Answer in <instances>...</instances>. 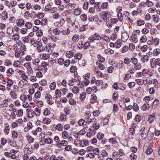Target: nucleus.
<instances>
[{"label":"nucleus","mask_w":160,"mask_h":160,"mask_svg":"<svg viewBox=\"0 0 160 160\" xmlns=\"http://www.w3.org/2000/svg\"><path fill=\"white\" fill-rule=\"evenodd\" d=\"M147 39L146 36L143 35L141 38L140 41L141 43H143L147 41Z\"/></svg>","instance_id":"5fc2aeb1"},{"label":"nucleus","mask_w":160,"mask_h":160,"mask_svg":"<svg viewBox=\"0 0 160 160\" xmlns=\"http://www.w3.org/2000/svg\"><path fill=\"white\" fill-rule=\"evenodd\" d=\"M50 113V110L49 109L46 108L44 110L43 114L45 116H47L49 115Z\"/></svg>","instance_id":"58836bf2"},{"label":"nucleus","mask_w":160,"mask_h":160,"mask_svg":"<svg viewBox=\"0 0 160 160\" xmlns=\"http://www.w3.org/2000/svg\"><path fill=\"white\" fill-rule=\"evenodd\" d=\"M40 57L42 59L47 60L49 58L50 55L48 53H43L40 55Z\"/></svg>","instance_id":"6e6552de"},{"label":"nucleus","mask_w":160,"mask_h":160,"mask_svg":"<svg viewBox=\"0 0 160 160\" xmlns=\"http://www.w3.org/2000/svg\"><path fill=\"white\" fill-rule=\"evenodd\" d=\"M80 89L77 86H75L73 88L72 91L73 93L75 94H77L79 92Z\"/></svg>","instance_id":"f704fd0d"},{"label":"nucleus","mask_w":160,"mask_h":160,"mask_svg":"<svg viewBox=\"0 0 160 160\" xmlns=\"http://www.w3.org/2000/svg\"><path fill=\"white\" fill-rule=\"evenodd\" d=\"M101 11L102 10V9H106L108 7V3L107 2H104L101 5Z\"/></svg>","instance_id":"dca6fc26"},{"label":"nucleus","mask_w":160,"mask_h":160,"mask_svg":"<svg viewBox=\"0 0 160 160\" xmlns=\"http://www.w3.org/2000/svg\"><path fill=\"white\" fill-rule=\"evenodd\" d=\"M82 54L80 53H78L75 54L74 58L76 59H79L82 57Z\"/></svg>","instance_id":"bf43d9fd"},{"label":"nucleus","mask_w":160,"mask_h":160,"mask_svg":"<svg viewBox=\"0 0 160 160\" xmlns=\"http://www.w3.org/2000/svg\"><path fill=\"white\" fill-rule=\"evenodd\" d=\"M101 3L100 2H96L94 5V7L98 12L101 11Z\"/></svg>","instance_id":"1a4fd4ad"},{"label":"nucleus","mask_w":160,"mask_h":160,"mask_svg":"<svg viewBox=\"0 0 160 160\" xmlns=\"http://www.w3.org/2000/svg\"><path fill=\"white\" fill-rule=\"evenodd\" d=\"M81 18L83 21H86L87 20V16L86 14H83L81 16Z\"/></svg>","instance_id":"864d4df0"},{"label":"nucleus","mask_w":160,"mask_h":160,"mask_svg":"<svg viewBox=\"0 0 160 160\" xmlns=\"http://www.w3.org/2000/svg\"><path fill=\"white\" fill-rule=\"evenodd\" d=\"M27 138L29 143H32L34 141V138L29 135L27 136Z\"/></svg>","instance_id":"bb28decb"},{"label":"nucleus","mask_w":160,"mask_h":160,"mask_svg":"<svg viewBox=\"0 0 160 160\" xmlns=\"http://www.w3.org/2000/svg\"><path fill=\"white\" fill-rule=\"evenodd\" d=\"M132 41L135 43L138 42V40L137 36L134 34H132L131 37Z\"/></svg>","instance_id":"2eb2a0df"},{"label":"nucleus","mask_w":160,"mask_h":160,"mask_svg":"<svg viewBox=\"0 0 160 160\" xmlns=\"http://www.w3.org/2000/svg\"><path fill=\"white\" fill-rule=\"evenodd\" d=\"M24 66L27 69V71L28 74H31L33 71L32 69L31 66L30 62H26L24 64Z\"/></svg>","instance_id":"20e7f679"},{"label":"nucleus","mask_w":160,"mask_h":160,"mask_svg":"<svg viewBox=\"0 0 160 160\" xmlns=\"http://www.w3.org/2000/svg\"><path fill=\"white\" fill-rule=\"evenodd\" d=\"M44 16V14L43 13L41 12H38L36 16L37 18L39 19H41Z\"/></svg>","instance_id":"680f3d73"},{"label":"nucleus","mask_w":160,"mask_h":160,"mask_svg":"<svg viewBox=\"0 0 160 160\" xmlns=\"http://www.w3.org/2000/svg\"><path fill=\"white\" fill-rule=\"evenodd\" d=\"M97 65H98L99 68L102 70H104L105 68V66L102 63H100L98 62H97L96 63Z\"/></svg>","instance_id":"ea45409f"},{"label":"nucleus","mask_w":160,"mask_h":160,"mask_svg":"<svg viewBox=\"0 0 160 160\" xmlns=\"http://www.w3.org/2000/svg\"><path fill=\"white\" fill-rule=\"evenodd\" d=\"M21 53V51L20 49H19L15 52V57L16 58H19L20 56Z\"/></svg>","instance_id":"79ce46f5"},{"label":"nucleus","mask_w":160,"mask_h":160,"mask_svg":"<svg viewBox=\"0 0 160 160\" xmlns=\"http://www.w3.org/2000/svg\"><path fill=\"white\" fill-rule=\"evenodd\" d=\"M101 15L103 18V19L104 20L107 22L108 20H109V18H110L111 15L110 12L108 11H104L101 12Z\"/></svg>","instance_id":"f03ea898"},{"label":"nucleus","mask_w":160,"mask_h":160,"mask_svg":"<svg viewBox=\"0 0 160 160\" xmlns=\"http://www.w3.org/2000/svg\"><path fill=\"white\" fill-rule=\"evenodd\" d=\"M151 67L152 68H156L158 66H160V59L158 58H151L150 60Z\"/></svg>","instance_id":"f257e3e1"},{"label":"nucleus","mask_w":160,"mask_h":160,"mask_svg":"<svg viewBox=\"0 0 160 160\" xmlns=\"http://www.w3.org/2000/svg\"><path fill=\"white\" fill-rule=\"evenodd\" d=\"M18 133L15 130L12 131V137L14 139H16L18 136Z\"/></svg>","instance_id":"aec40b11"},{"label":"nucleus","mask_w":160,"mask_h":160,"mask_svg":"<svg viewBox=\"0 0 160 160\" xmlns=\"http://www.w3.org/2000/svg\"><path fill=\"white\" fill-rule=\"evenodd\" d=\"M51 98V96L49 94H47L45 97V98L47 100L48 103L52 105L53 103L54 102L53 101L50 100V99Z\"/></svg>","instance_id":"0eeeda50"},{"label":"nucleus","mask_w":160,"mask_h":160,"mask_svg":"<svg viewBox=\"0 0 160 160\" xmlns=\"http://www.w3.org/2000/svg\"><path fill=\"white\" fill-rule=\"evenodd\" d=\"M8 17L7 12L6 11L3 12L1 14V18L3 20H6Z\"/></svg>","instance_id":"f8f14e48"},{"label":"nucleus","mask_w":160,"mask_h":160,"mask_svg":"<svg viewBox=\"0 0 160 160\" xmlns=\"http://www.w3.org/2000/svg\"><path fill=\"white\" fill-rule=\"evenodd\" d=\"M149 105L148 103L147 102L144 103L141 107V109L143 111H146L149 109Z\"/></svg>","instance_id":"9d476101"},{"label":"nucleus","mask_w":160,"mask_h":160,"mask_svg":"<svg viewBox=\"0 0 160 160\" xmlns=\"http://www.w3.org/2000/svg\"><path fill=\"white\" fill-rule=\"evenodd\" d=\"M124 62L127 65H129L131 62V59L128 57L125 58L124 59Z\"/></svg>","instance_id":"a19ab883"},{"label":"nucleus","mask_w":160,"mask_h":160,"mask_svg":"<svg viewBox=\"0 0 160 160\" xmlns=\"http://www.w3.org/2000/svg\"><path fill=\"white\" fill-rule=\"evenodd\" d=\"M93 38L95 40H99L101 39V37L97 33L94 34Z\"/></svg>","instance_id":"de8ad7c7"},{"label":"nucleus","mask_w":160,"mask_h":160,"mask_svg":"<svg viewBox=\"0 0 160 160\" xmlns=\"http://www.w3.org/2000/svg\"><path fill=\"white\" fill-rule=\"evenodd\" d=\"M76 52V50L75 49H72L70 51H68L66 52V55L67 58H70L72 57L74 54Z\"/></svg>","instance_id":"7ed1b4c3"},{"label":"nucleus","mask_w":160,"mask_h":160,"mask_svg":"<svg viewBox=\"0 0 160 160\" xmlns=\"http://www.w3.org/2000/svg\"><path fill=\"white\" fill-rule=\"evenodd\" d=\"M56 129L59 131H61L63 130V126L62 125L61 123H58L56 125L55 127Z\"/></svg>","instance_id":"72a5a7b5"},{"label":"nucleus","mask_w":160,"mask_h":160,"mask_svg":"<svg viewBox=\"0 0 160 160\" xmlns=\"http://www.w3.org/2000/svg\"><path fill=\"white\" fill-rule=\"evenodd\" d=\"M81 12V9L80 8H78L74 10V13L76 16H78L80 15Z\"/></svg>","instance_id":"5701e85b"},{"label":"nucleus","mask_w":160,"mask_h":160,"mask_svg":"<svg viewBox=\"0 0 160 160\" xmlns=\"http://www.w3.org/2000/svg\"><path fill=\"white\" fill-rule=\"evenodd\" d=\"M137 24L138 26H141L144 25L145 24V22L143 20H140L137 21Z\"/></svg>","instance_id":"6e6d98bb"},{"label":"nucleus","mask_w":160,"mask_h":160,"mask_svg":"<svg viewBox=\"0 0 160 160\" xmlns=\"http://www.w3.org/2000/svg\"><path fill=\"white\" fill-rule=\"evenodd\" d=\"M137 84L139 85H141L144 83V80L141 79H138L136 80Z\"/></svg>","instance_id":"3c124183"},{"label":"nucleus","mask_w":160,"mask_h":160,"mask_svg":"<svg viewBox=\"0 0 160 160\" xmlns=\"http://www.w3.org/2000/svg\"><path fill=\"white\" fill-rule=\"evenodd\" d=\"M108 141L109 142H112V144H115L117 143V141L114 138H111L108 139Z\"/></svg>","instance_id":"774afa93"},{"label":"nucleus","mask_w":160,"mask_h":160,"mask_svg":"<svg viewBox=\"0 0 160 160\" xmlns=\"http://www.w3.org/2000/svg\"><path fill=\"white\" fill-rule=\"evenodd\" d=\"M17 115L18 117H21L23 115V111L22 109L18 110L16 112Z\"/></svg>","instance_id":"49530a36"},{"label":"nucleus","mask_w":160,"mask_h":160,"mask_svg":"<svg viewBox=\"0 0 160 160\" xmlns=\"http://www.w3.org/2000/svg\"><path fill=\"white\" fill-rule=\"evenodd\" d=\"M18 46L20 47V48L19 49L21 51L23 50V51H25L27 49L26 46L23 43H21V44L19 43Z\"/></svg>","instance_id":"6ab92c4d"},{"label":"nucleus","mask_w":160,"mask_h":160,"mask_svg":"<svg viewBox=\"0 0 160 160\" xmlns=\"http://www.w3.org/2000/svg\"><path fill=\"white\" fill-rule=\"evenodd\" d=\"M19 39V35L18 34H14L12 36V39L14 41H17Z\"/></svg>","instance_id":"c9c22d12"},{"label":"nucleus","mask_w":160,"mask_h":160,"mask_svg":"<svg viewBox=\"0 0 160 160\" xmlns=\"http://www.w3.org/2000/svg\"><path fill=\"white\" fill-rule=\"evenodd\" d=\"M149 59V58L146 55L141 56V60L142 61L144 62L148 61Z\"/></svg>","instance_id":"b1692460"},{"label":"nucleus","mask_w":160,"mask_h":160,"mask_svg":"<svg viewBox=\"0 0 160 160\" xmlns=\"http://www.w3.org/2000/svg\"><path fill=\"white\" fill-rule=\"evenodd\" d=\"M50 89L52 90H54L56 88V83L55 82H53L51 83L49 86Z\"/></svg>","instance_id":"37998d69"},{"label":"nucleus","mask_w":160,"mask_h":160,"mask_svg":"<svg viewBox=\"0 0 160 160\" xmlns=\"http://www.w3.org/2000/svg\"><path fill=\"white\" fill-rule=\"evenodd\" d=\"M104 136V135L103 133L100 132L97 134V138L98 140H101L103 138Z\"/></svg>","instance_id":"c756f323"},{"label":"nucleus","mask_w":160,"mask_h":160,"mask_svg":"<svg viewBox=\"0 0 160 160\" xmlns=\"http://www.w3.org/2000/svg\"><path fill=\"white\" fill-rule=\"evenodd\" d=\"M7 86L11 87L13 85V82L12 80L10 79L7 82Z\"/></svg>","instance_id":"0e129e2a"},{"label":"nucleus","mask_w":160,"mask_h":160,"mask_svg":"<svg viewBox=\"0 0 160 160\" xmlns=\"http://www.w3.org/2000/svg\"><path fill=\"white\" fill-rule=\"evenodd\" d=\"M92 127L95 130H98L100 127V125L99 123L95 122L92 125Z\"/></svg>","instance_id":"603ef678"},{"label":"nucleus","mask_w":160,"mask_h":160,"mask_svg":"<svg viewBox=\"0 0 160 160\" xmlns=\"http://www.w3.org/2000/svg\"><path fill=\"white\" fill-rule=\"evenodd\" d=\"M109 121L108 118H104L101 122V123L102 124L103 126L106 125Z\"/></svg>","instance_id":"8fccbe9b"},{"label":"nucleus","mask_w":160,"mask_h":160,"mask_svg":"<svg viewBox=\"0 0 160 160\" xmlns=\"http://www.w3.org/2000/svg\"><path fill=\"white\" fill-rule=\"evenodd\" d=\"M21 78H22L24 81H27V80L28 79V77L26 74L24 72V73L22 74V76H21Z\"/></svg>","instance_id":"052dcab7"},{"label":"nucleus","mask_w":160,"mask_h":160,"mask_svg":"<svg viewBox=\"0 0 160 160\" xmlns=\"http://www.w3.org/2000/svg\"><path fill=\"white\" fill-rule=\"evenodd\" d=\"M118 89H120L122 90H124L126 87V84L122 83L118 84Z\"/></svg>","instance_id":"cd10ccee"},{"label":"nucleus","mask_w":160,"mask_h":160,"mask_svg":"<svg viewBox=\"0 0 160 160\" xmlns=\"http://www.w3.org/2000/svg\"><path fill=\"white\" fill-rule=\"evenodd\" d=\"M98 58V61L101 62H103L105 61V58L102 57L100 54H98L97 56Z\"/></svg>","instance_id":"c03bdc74"},{"label":"nucleus","mask_w":160,"mask_h":160,"mask_svg":"<svg viewBox=\"0 0 160 160\" xmlns=\"http://www.w3.org/2000/svg\"><path fill=\"white\" fill-rule=\"evenodd\" d=\"M68 144V142L65 140H62L58 144V145H61V146H65Z\"/></svg>","instance_id":"7c9ffc66"},{"label":"nucleus","mask_w":160,"mask_h":160,"mask_svg":"<svg viewBox=\"0 0 160 160\" xmlns=\"http://www.w3.org/2000/svg\"><path fill=\"white\" fill-rule=\"evenodd\" d=\"M45 142L47 144H51L53 142V140L52 138H47L45 139Z\"/></svg>","instance_id":"2f4dec72"},{"label":"nucleus","mask_w":160,"mask_h":160,"mask_svg":"<svg viewBox=\"0 0 160 160\" xmlns=\"http://www.w3.org/2000/svg\"><path fill=\"white\" fill-rule=\"evenodd\" d=\"M132 107L133 110L136 112L138 111L139 110V107L136 103H134Z\"/></svg>","instance_id":"09e8293b"},{"label":"nucleus","mask_w":160,"mask_h":160,"mask_svg":"<svg viewBox=\"0 0 160 160\" xmlns=\"http://www.w3.org/2000/svg\"><path fill=\"white\" fill-rule=\"evenodd\" d=\"M11 97L14 99H15L17 98V94L14 91H11L10 93Z\"/></svg>","instance_id":"4c0bfd02"},{"label":"nucleus","mask_w":160,"mask_h":160,"mask_svg":"<svg viewBox=\"0 0 160 160\" xmlns=\"http://www.w3.org/2000/svg\"><path fill=\"white\" fill-rule=\"evenodd\" d=\"M5 128L4 130V132L5 133L8 134L10 130V128L9 125L8 123L5 124Z\"/></svg>","instance_id":"412c9836"},{"label":"nucleus","mask_w":160,"mask_h":160,"mask_svg":"<svg viewBox=\"0 0 160 160\" xmlns=\"http://www.w3.org/2000/svg\"><path fill=\"white\" fill-rule=\"evenodd\" d=\"M86 92H82L80 94V99L81 101H83L86 98Z\"/></svg>","instance_id":"a18cd8bd"},{"label":"nucleus","mask_w":160,"mask_h":160,"mask_svg":"<svg viewBox=\"0 0 160 160\" xmlns=\"http://www.w3.org/2000/svg\"><path fill=\"white\" fill-rule=\"evenodd\" d=\"M14 71L13 69L10 68L6 71L7 75L8 76H11L13 73Z\"/></svg>","instance_id":"393cba45"},{"label":"nucleus","mask_w":160,"mask_h":160,"mask_svg":"<svg viewBox=\"0 0 160 160\" xmlns=\"http://www.w3.org/2000/svg\"><path fill=\"white\" fill-rule=\"evenodd\" d=\"M75 144L78 147H82V140L79 139H76L74 141Z\"/></svg>","instance_id":"ddd939ff"},{"label":"nucleus","mask_w":160,"mask_h":160,"mask_svg":"<svg viewBox=\"0 0 160 160\" xmlns=\"http://www.w3.org/2000/svg\"><path fill=\"white\" fill-rule=\"evenodd\" d=\"M39 146V144L38 142H35L32 145V148L34 150L37 149Z\"/></svg>","instance_id":"338daca9"},{"label":"nucleus","mask_w":160,"mask_h":160,"mask_svg":"<svg viewBox=\"0 0 160 160\" xmlns=\"http://www.w3.org/2000/svg\"><path fill=\"white\" fill-rule=\"evenodd\" d=\"M24 24V21L22 18H20L16 20V24L19 27H21Z\"/></svg>","instance_id":"423d86ee"},{"label":"nucleus","mask_w":160,"mask_h":160,"mask_svg":"<svg viewBox=\"0 0 160 160\" xmlns=\"http://www.w3.org/2000/svg\"><path fill=\"white\" fill-rule=\"evenodd\" d=\"M62 138L64 139H66L69 137V133L68 132L65 130L63 131L62 132Z\"/></svg>","instance_id":"4468645a"},{"label":"nucleus","mask_w":160,"mask_h":160,"mask_svg":"<svg viewBox=\"0 0 160 160\" xmlns=\"http://www.w3.org/2000/svg\"><path fill=\"white\" fill-rule=\"evenodd\" d=\"M104 52L106 54H113L114 53L113 50L110 48H108L107 49H105Z\"/></svg>","instance_id":"a878e982"},{"label":"nucleus","mask_w":160,"mask_h":160,"mask_svg":"<svg viewBox=\"0 0 160 160\" xmlns=\"http://www.w3.org/2000/svg\"><path fill=\"white\" fill-rule=\"evenodd\" d=\"M141 65L140 63L138 62L134 64V68L136 70H140L141 68Z\"/></svg>","instance_id":"e433bc0d"},{"label":"nucleus","mask_w":160,"mask_h":160,"mask_svg":"<svg viewBox=\"0 0 160 160\" xmlns=\"http://www.w3.org/2000/svg\"><path fill=\"white\" fill-rule=\"evenodd\" d=\"M155 119V114L150 115L148 117V121L149 123H151Z\"/></svg>","instance_id":"9b49d317"},{"label":"nucleus","mask_w":160,"mask_h":160,"mask_svg":"<svg viewBox=\"0 0 160 160\" xmlns=\"http://www.w3.org/2000/svg\"><path fill=\"white\" fill-rule=\"evenodd\" d=\"M25 26L28 29H30L32 27V24L31 22H28L26 23Z\"/></svg>","instance_id":"69168bd1"},{"label":"nucleus","mask_w":160,"mask_h":160,"mask_svg":"<svg viewBox=\"0 0 160 160\" xmlns=\"http://www.w3.org/2000/svg\"><path fill=\"white\" fill-rule=\"evenodd\" d=\"M144 3L148 7H150L153 6V3L149 1V0H147Z\"/></svg>","instance_id":"13d9d810"},{"label":"nucleus","mask_w":160,"mask_h":160,"mask_svg":"<svg viewBox=\"0 0 160 160\" xmlns=\"http://www.w3.org/2000/svg\"><path fill=\"white\" fill-rule=\"evenodd\" d=\"M77 68L75 66H72L70 68V72L72 73H74L75 74H76V72L77 73Z\"/></svg>","instance_id":"473e14b6"},{"label":"nucleus","mask_w":160,"mask_h":160,"mask_svg":"<svg viewBox=\"0 0 160 160\" xmlns=\"http://www.w3.org/2000/svg\"><path fill=\"white\" fill-rule=\"evenodd\" d=\"M79 39V37L78 35L75 34L72 38V41L74 42H78Z\"/></svg>","instance_id":"a211bd4d"},{"label":"nucleus","mask_w":160,"mask_h":160,"mask_svg":"<svg viewBox=\"0 0 160 160\" xmlns=\"http://www.w3.org/2000/svg\"><path fill=\"white\" fill-rule=\"evenodd\" d=\"M42 129L39 127H38L35 130H33L32 131V133L34 135H36L38 132H40L42 131Z\"/></svg>","instance_id":"f3484780"},{"label":"nucleus","mask_w":160,"mask_h":160,"mask_svg":"<svg viewBox=\"0 0 160 160\" xmlns=\"http://www.w3.org/2000/svg\"><path fill=\"white\" fill-rule=\"evenodd\" d=\"M82 45L83 46V48L84 49H87L90 46V42L87 41L84 44H82Z\"/></svg>","instance_id":"4be33fe9"},{"label":"nucleus","mask_w":160,"mask_h":160,"mask_svg":"<svg viewBox=\"0 0 160 160\" xmlns=\"http://www.w3.org/2000/svg\"><path fill=\"white\" fill-rule=\"evenodd\" d=\"M154 55L157 56L160 53V49L159 48L155 49L153 50Z\"/></svg>","instance_id":"4d7b16f0"},{"label":"nucleus","mask_w":160,"mask_h":160,"mask_svg":"<svg viewBox=\"0 0 160 160\" xmlns=\"http://www.w3.org/2000/svg\"><path fill=\"white\" fill-rule=\"evenodd\" d=\"M131 61L132 63L134 65L138 62V61L137 58L134 57H132L131 58Z\"/></svg>","instance_id":"e2e57ef3"},{"label":"nucleus","mask_w":160,"mask_h":160,"mask_svg":"<svg viewBox=\"0 0 160 160\" xmlns=\"http://www.w3.org/2000/svg\"><path fill=\"white\" fill-rule=\"evenodd\" d=\"M140 132L141 134V136L142 139H144L148 136L147 131L146 130L145 128H142L140 130Z\"/></svg>","instance_id":"39448f33"},{"label":"nucleus","mask_w":160,"mask_h":160,"mask_svg":"<svg viewBox=\"0 0 160 160\" xmlns=\"http://www.w3.org/2000/svg\"><path fill=\"white\" fill-rule=\"evenodd\" d=\"M51 122V120L49 118H44L42 121V122L46 124H50Z\"/></svg>","instance_id":"c85d7f7f"}]
</instances>
